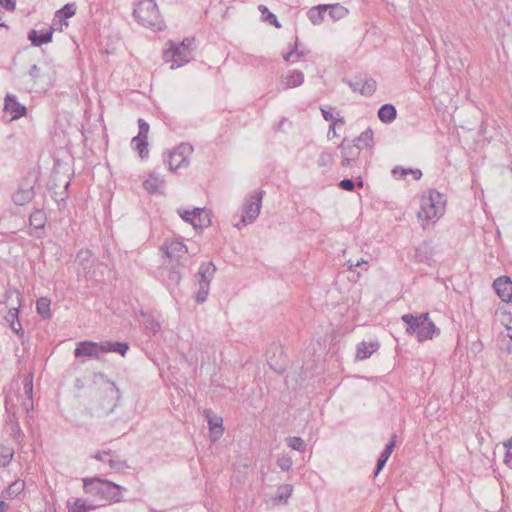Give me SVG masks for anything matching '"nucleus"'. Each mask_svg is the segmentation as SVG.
<instances>
[{
	"mask_svg": "<svg viewBox=\"0 0 512 512\" xmlns=\"http://www.w3.org/2000/svg\"><path fill=\"white\" fill-rule=\"evenodd\" d=\"M445 206V196L436 190H429L427 195L421 197L417 217L423 229H426L430 223H435L444 214Z\"/></svg>",
	"mask_w": 512,
	"mask_h": 512,
	"instance_id": "1",
	"label": "nucleus"
},
{
	"mask_svg": "<svg viewBox=\"0 0 512 512\" xmlns=\"http://www.w3.org/2000/svg\"><path fill=\"white\" fill-rule=\"evenodd\" d=\"M401 320L406 324V333L415 335L419 342L432 339L435 334H439V329L431 321L428 313L404 314Z\"/></svg>",
	"mask_w": 512,
	"mask_h": 512,
	"instance_id": "2",
	"label": "nucleus"
},
{
	"mask_svg": "<svg viewBox=\"0 0 512 512\" xmlns=\"http://www.w3.org/2000/svg\"><path fill=\"white\" fill-rule=\"evenodd\" d=\"M133 15L140 24L154 31H161L164 27V22L154 0L139 1L135 5Z\"/></svg>",
	"mask_w": 512,
	"mask_h": 512,
	"instance_id": "3",
	"label": "nucleus"
},
{
	"mask_svg": "<svg viewBox=\"0 0 512 512\" xmlns=\"http://www.w3.org/2000/svg\"><path fill=\"white\" fill-rule=\"evenodd\" d=\"M194 38H185L181 43L169 41V49L163 54L166 62H172L170 68L176 69L187 64L192 58Z\"/></svg>",
	"mask_w": 512,
	"mask_h": 512,
	"instance_id": "4",
	"label": "nucleus"
},
{
	"mask_svg": "<svg viewBox=\"0 0 512 512\" xmlns=\"http://www.w3.org/2000/svg\"><path fill=\"white\" fill-rule=\"evenodd\" d=\"M84 487L86 491L90 493L101 494L106 499L115 503L121 501V492L125 490V488L115 484L114 482L100 478L85 479Z\"/></svg>",
	"mask_w": 512,
	"mask_h": 512,
	"instance_id": "5",
	"label": "nucleus"
},
{
	"mask_svg": "<svg viewBox=\"0 0 512 512\" xmlns=\"http://www.w3.org/2000/svg\"><path fill=\"white\" fill-rule=\"evenodd\" d=\"M264 193L265 192L263 190H258L246 198L243 206V214L240 219L234 223L235 227L241 229L258 218Z\"/></svg>",
	"mask_w": 512,
	"mask_h": 512,
	"instance_id": "6",
	"label": "nucleus"
},
{
	"mask_svg": "<svg viewBox=\"0 0 512 512\" xmlns=\"http://www.w3.org/2000/svg\"><path fill=\"white\" fill-rule=\"evenodd\" d=\"M215 272L216 266L213 262H204L200 265L198 272L195 275L199 285L195 296L197 303L202 304L206 301L209 294L210 283Z\"/></svg>",
	"mask_w": 512,
	"mask_h": 512,
	"instance_id": "7",
	"label": "nucleus"
},
{
	"mask_svg": "<svg viewBox=\"0 0 512 512\" xmlns=\"http://www.w3.org/2000/svg\"><path fill=\"white\" fill-rule=\"evenodd\" d=\"M177 213L187 223H190L195 229H203L211 224L210 212L204 208H195L192 211L178 209Z\"/></svg>",
	"mask_w": 512,
	"mask_h": 512,
	"instance_id": "8",
	"label": "nucleus"
},
{
	"mask_svg": "<svg viewBox=\"0 0 512 512\" xmlns=\"http://www.w3.org/2000/svg\"><path fill=\"white\" fill-rule=\"evenodd\" d=\"M341 152L342 162L341 165L345 168L353 167L358 164V158L361 152V147L354 143V141L344 138L338 145Z\"/></svg>",
	"mask_w": 512,
	"mask_h": 512,
	"instance_id": "9",
	"label": "nucleus"
},
{
	"mask_svg": "<svg viewBox=\"0 0 512 512\" xmlns=\"http://www.w3.org/2000/svg\"><path fill=\"white\" fill-rule=\"evenodd\" d=\"M193 152V147L188 143H181L169 154V169L176 171L189 164L188 158Z\"/></svg>",
	"mask_w": 512,
	"mask_h": 512,
	"instance_id": "10",
	"label": "nucleus"
},
{
	"mask_svg": "<svg viewBox=\"0 0 512 512\" xmlns=\"http://www.w3.org/2000/svg\"><path fill=\"white\" fill-rule=\"evenodd\" d=\"M104 354L103 341H81L77 344L74 350V356L76 358L88 357L99 359Z\"/></svg>",
	"mask_w": 512,
	"mask_h": 512,
	"instance_id": "11",
	"label": "nucleus"
},
{
	"mask_svg": "<svg viewBox=\"0 0 512 512\" xmlns=\"http://www.w3.org/2000/svg\"><path fill=\"white\" fill-rule=\"evenodd\" d=\"M348 85L353 91L359 92L364 96H371L376 91L377 87L376 81L368 77H359L348 81Z\"/></svg>",
	"mask_w": 512,
	"mask_h": 512,
	"instance_id": "12",
	"label": "nucleus"
},
{
	"mask_svg": "<svg viewBox=\"0 0 512 512\" xmlns=\"http://www.w3.org/2000/svg\"><path fill=\"white\" fill-rule=\"evenodd\" d=\"M496 294L504 302H512V281L507 276L497 278L493 283Z\"/></svg>",
	"mask_w": 512,
	"mask_h": 512,
	"instance_id": "13",
	"label": "nucleus"
},
{
	"mask_svg": "<svg viewBox=\"0 0 512 512\" xmlns=\"http://www.w3.org/2000/svg\"><path fill=\"white\" fill-rule=\"evenodd\" d=\"M4 109L12 114L13 119H18L27 112L26 107L20 104L12 94L6 95Z\"/></svg>",
	"mask_w": 512,
	"mask_h": 512,
	"instance_id": "14",
	"label": "nucleus"
},
{
	"mask_svg": "<svg viewBox=\"0 0 512 512\" xmlns=\"http://www.w3.org/2000/svg\"><path fill=\"white\" fill-rule=\"evenodd\" d=\"M53 37V28L41 31L40 33L32 29L28 33V39L31 41L34 46H41L42 44H46L52 41Z\"/></svg>",
	"mask_w": 512,
	"mask_h": 512,
	"instance_id": "15",
	"label": "nucleus"
},
{
	"mask_svg": "<svg viewBox=\"0 0 512 512\" xmlns=\"http://www.w3.org/2000/svg\"><path fill=\"white\" fill-rule=\"evenodd\" d=\"M160 275L167 287H176L182 278L181 273L174 267H164L161 269Z\"/></svg>",
	"mask_w": 512,
	"mask_h": 512,
	"instance_id": "16",
	"label": "nucleus"
},
{
	"mask_svg": "<svg viewBox=\"0 0 512 512\" xmlns=\"http://www.w3.org/2000/svg\"><path fill=\"white\" fill-rule=\"evenodd\" d=\"M188 252L186 245L179 240L171 241L165 246V254L170 259H180Z\"/></svg>",
	"mask_w": 512,
	"mask_h": 512,
	"instance_id": "17",
	"label": "nucleus"
},
{
	"mask_svg": "<svg viewBox=\"0 0 512 512\" xmlns=\"http://www.w3.org/2000/svg\"><path fill=\"white\" fill-rule=\"evenodd\" d=\"M379 348L378 342H361L357 346L356 359L365 360L369 358Z\"/></svg>",
	"mask_w": 512,
	"mask_h": 512,
	"instance_id": "18",
	"label": "nucleus"
},
{
	"mask_svg": "<svg viewBox=\"0 0 512 512\" xmlns=\"http://www.w3.org/2000/svg\"><path fill=\"white\" fill-rule=\"evenodd\" d=\"M164 184V179L159 174L153 172L149 174L148 179H146L143 183L144 189L150 193L154 194L159 191V188Z\"/></svg>",
	"mask_w": 512,
	"mask_h": 512,
	"instance_id": "19",
	"label": "nucleus"
},
{
	"mask_svg": "<svg viewBox=\"0 0 512 512\" xmlns=\"http://www.w3.org/2000/svg\"><path fill=\"white\" fill-rule=\"evenodd\" d=\"M304 82V74L298 70H292L283 80V89L295 88Z\"/></svg>",
	"mask_w": 512,
	"mask_h": 512,
	"instance_id": "20",
	"label": "nucleus"
},
{
	"mask_svg": "<svg viewBox=\"0 0 512 512\" xmlns=\"http://www.w3.org/2000/svg\"><path fill=\"white\" fill-rule=\"evenodd\" d=\"M34 197L33 187L20 188L12 196V200L16 205H24L31 201Z\"/></svg>",
	"mask_w": 512,
	"mask_h": 512,
	"instance_id": "21",
	"label": "nucleus"
},
{
	"mask_svg": "<svg viewBox=\"0 0 512 512\" xmlns=\"http://www.w3.org/2000/svg\"><path fill=\"white\" fill-rule=\"evenodd\" d=\"M397 111L394 105L384 104L378 110V117L383 123H391L395 120Z\"/></svg>",
	"mask_w": 512,
	"mask_h": 512,
	"instance_id": "22",
	"label": "nucleus"
},
{
	"mask_svg": "<svg viewBox=\"0 0 512 512\" xmlns=\"http://www.w3.org/2000/svg\"><path fill=\"white\" fill-rule=\"evenodd\" d=\"M326 7V5H318L308 11V18L314 25L320 24L325 19L327 15Z\"/></svg>",
	"mask_w": 512,
	"mask_h": 512,
	"instance_id": "23",
	"label": "nucleus"
},
{
	"mask_svg": "<svg viewBox=\"0 0 512 512\" xmlns=\"http://www.w3.org/2000/svg\"><path fill=\"white\" fill-rule=\"evenodd\" d=\"M103 349L104 354L108 352H115L120 354L121 356H125L126 352L129 349V346L125 342L103 341Z\"/></svg>",
	"mask_w": 512,
	"mask_h": 512,
	"instance_id": "24",
	"label": "nucleus"
},
{
	"mask_svg": "<svg viewBox=\"0 0 512 512\" xmlns=\"http://www.w3.org/2000/svg\"><path fill=\"white\" fill-rule=\"evenodd\" d=\"M415 258L419 262L428 263L432 258V251L430 244L423 242L415 250Z\"/></svg>",
	"mask_w": 512,
	"mask_h": 512,
	"instance_id": "25",
	"label": "nucleus"
},
{
	"mask_svg": "<svg viewBox=\"0 0 512 512\" xmlns=\"http://www.w3.org/2000/svg\"><path fill=\"white\" fill-rule=\"evenodd\" d=\"M326 6V13L332 20H340L348 14L347 8L340 4H329Z\"/></svg>",
	"mask_w": 512,
	"mask_h": 512,
	"instance_id": "26",
	"label": "nucleus"
},
{
	"mask_svg": "<svg viewBox=\"0 0 512 512\" xmlns=\"http://www.w3.org/2000/svg\"><path fill=\"white\" fill-rule=\"evenodd\" d=\"M67 508L69 512H88L94 509L93 506L89 505L84 499L81 498L68 501Z\"/></svg>",
	"mask_w": 512,
	"mask_h": 512,
	"instance_id": "27",
	"label": "nucleus"
},
{
	"mask_svg": "<svg viewBox=\"0 0 512 512\" xmlns=\"http://www.w3.org/2000/svg\"><path fill=\"white\" fill-rule=\"evenodd\" d=\"M131 144L133 148L138 151L139 156L142 159H146L149 155L147 138H141L138 136L133 137Z\"/></svg>",
	"mask_w": 512,
	"mask_h": 512,
	"instance_id": "28",
	"label": "nucleus"
},
{
	"mask_svg": "<svg viewBox=\"0 0 512 512\" xmlns=\"http://www.w3.org/2000/svg\"><path fill=\"white\" fill-rule=\"evenodd\" d=\"M46 214L43 210H35L29 217L30 226L34 229H43L46 224Z\"/></svg>",
	"mask_w": 512,
	"mask_h": 512,
	"instance_id": "29",
	"label": "nucleus"
},
{
	"mask_svg": "<svg viewBox=\"0 0 512 512\" xmlns=\"http://www.w3.org/2000/svg\"><path fill=\"white\" fill-rule=\"evenodd\" d=\"M293 487L290 484L281 485L276 492V495L273 497V501L275 503L284 502L287 503L288 499L292 495Z\"/></svg>",
	"mask_w": 512,
	"mask_h": 512,
	"instance_id": "30",
	"label": "nucleus"
},
{
	"mask_svg": "<svg viewBox=\"0 0 512 512\" xmlns=\"http://www.w3.org/2000/svg\"><path fill=\"white\" fill-rule=\"evenodd\" d=\"M392 174L396 178H405L406 175L412 174L415 180H419L422 176V172L419 169L403 168L401 166L393 168Z\"/></svg>",
	"mask_w": 512,
	"mask_h": 512,
	"instance_id": "31",
	"label": "nucleus"
},
{
	"mask_svg": "<svg viewBox=\"0 0 512 512\" xmlns=\"http://www.w3.org/2000/svg\"><path fill=\"white\" fill-rule=\"evenodd\" d=\"M353 141L355 144L359 145L361 149L364 147H371L373 144V131L370 128H368Z\"/></svg>",
	"mask_w": 512,
	"mask_h": 512,
	"instance_id": "32",
	"label": "nucleus"
},
{
	"mask_svg": "<svg viewBox=\"0 0 512 512\" xmlns=\"http://www.w3.org/2000/svg\"><path fill=\"white\" fill-rule=\"evenodd\" d=\"M37 313L44 319L51 318L50 311V300L45 297H41L36 302Z\"/></svg>",
	"mask_w": 512,
	"mask_h": 512,
	"instance_id": "33",
	"label": "nucleus"
},
{
	"mask_svg": "<svg viewBox=\"0 0 512 512\" xmlns=\"http://www.w3.org/2000/svg\"><path fill=\"white\" fill-rule=\"evenodd\" d=\"M14 455V449L10 446H0V467H6L10 464Z\"/></svg>",
	"mask_w": 512,
	"mask_h": 512,
	"instance_id": "34",
	"label": "nucleus"
},
{
	"mask_svg": "<svg viewBox=\"0 0 512 512\" xmlns=\"http://www.w3.org/2000/svg\"><path fill=\"white\" fill-rule=\"evenodd\" d=\"M258 10L261 12L264 21L268 22L271 25H274L276 28L281 27V24L279 23L276 15L270 12L265 5H259Z\"/></svg>",
	"mask_w": 512,
	"mask_h": 512,
	"instance_id": "35",
	"label": "nucleus"
},
{
	"mask_svg": "<svg viewBox=\"0 0 512 512\" xmlns=\"http://www.w3.org/2000/svg\"><path fill=\"white\" fill-rule=\"evenodd\" d=\"M76 13V7L74 3L65 4L60 10L57 11L56 17L62 22L64 19H68L74 16Z\"/></svg>",
	"mask_w": 512,
	"mask_h": 512,
	"instance_id": "36",
	"label": "nucleus"
},
{
	"mask_svg": "<svg viewBox=\"0 0 512 512\" xmlns=\"http://www.w3.org/2000/svg\"><path fill=\"white\" fill-rule=\"evenodd\" d=\"M334 162V155L329 151H323L317 160L320 168L329 169Z\"/></svg>",
	"mask_w": 512,
	"mask_h": 512,
	"instance_id": "37",
	"label": "nucleus"
},
{
	"mask_svg": "<svg viewBox=\"0 0 512 512\" xmlns=\"http://www.w3.org/2000/svg\"><path fill=\"white\" fill-rule=\"evenodd\" d=\"M24 488L25 483L23 481H14L6 489V494L9 498L13 499L17 497L24 490Z\"/></svg>",
	"mask_w": 512,
	"mask_h": 512,
	"instance_id": "38",
	"label": "nucleus"
},
{
	"mask_svg": "<svg viewBox=\"0 0 512 512\" xmlns=\"http://www.w3.org/2000/svg\"><path fill=\"white\" fill-rule=\"evenodd\" d=\"M286 441L287 445L293 450L299 452H304L306 450V443L301 437H288Z\"/></svg>",
	"mask_w": 512,
	"mask_h": 512,
	"instance_id": "39",
	"label": "nucleus"
},
{
	"mask_svg": "<svg viewBox=\"0 0 512 512\" xmlns=\"http://www.w3.org/2000/svg\"><path fill=\"white\" fill-rule=\"evenodd\" d=\"M292 458L285 454V453H282V454H279L278 457H277V465L280 467V469L282 471H288L291 469L292 467Z\"/></svg>",
	"mask_w": 512,
	"mask_h": 512,
	"instance_id": "40",
	"label": "nucleus"
},
{
	"mask_svg": "<svg viewBox=\"0 0 512 512\" xmlns=\"http://www.w3.org/2000/svg\"><path fill=\"white\" fill-rule=\"evenodd\" d=\"M208 423H209L210 429L215 434H218V435L222 434V428H221L222 418H219V417L209 418Z\"/></svg>",
	"mask_w": 512,
	"mask_h": 512,
	"instance_id": "41",
	"label": "nucleus"
},
{
	"mask_svg": "<svg viewBox=\"0 0 512 512\" xmlns=\"http://www.w3.org/2000/svg\"><path fill=\"white\" fill-rule=\"evenodd\" d=\"M504 447L506 448L504 462L512 469V438L504 443Z\"/></svg>",
	"mask_w": 512,
	"mask_h": 512,
	"instance_id": "42",
	"label": "nucleus"
},
{
	"mask_svg": "<svg viewBox=\"0 0 512 512\" xmlns=\"http://www.w3.org/2000/svg\"><path fill=\"white\" fill-rule=\"evenodd\" d=\"M298 46H299V44H298V38H297V39H296V41H295L294 48H293L289 53H287V54L284 56L285 61H287V62L291 61V58H292V56H293L294 54H295L298 58L303 57V56H305V55L307 54V52H306V51H304V50H298Z\"/></svg>",
	"mask_w": 512,
	"mask_h": 512,
	"instance_id": "43",
	"label": "nucleus"
},
{
	"mask_svg": "<svg viewBox=\"0 0 512 512\" xmlns=\"http://www.w3.org/2000/svg\"><path fill=\"white\" fill-rule=\"evenodd\" d=\"M145 326L147 329H149L153 334H156L157 332L160 331L161 329V325L159 323V321L153 319V318H148L145 322Z\"/></svg>",
	"mask_w": 512,
	"mask_h": 512,
	"instance_id": "44",
	"label": "nucleus"
},
{
	"mask_svg": "<svg viewBox=\"0 0 512 512\" xmlns=\"http://www.w3.org/2000/svg\"><path fill=\"white\" fill-rule=\"evenodd\" d=\"M138 126H139V133L137 136L141 137V138H148L149 124L145 120L140 118L138 120Z\"/></svg>",
	"mask_w": 512,
	"mask_h": 512,
	"instance_id": "45",
	"label": "nucleus"
},
{
	"mask_svg": "<svg viewBox=\"0 0 512 512\" xmlns=\"http://www.w3.org/2000/svg\"><path fill=\"white\" fill-rule=\"evenodd\" d=\"M92 257V253L90 250H80L76 255V260L79 261L81 264H84L85 262H88Z\"/></svg>",
	"mask_w": 512,
	"mask_h": 512,
	"instance_id": "46",
	"label": "nucleus"
},
{
	"mask_svg": "<svg viewBox=\"0 0 512 512\" xmlns=\"http://www.w3.org/2000/svg\"><path fill=\"white\" fill-rule=\"evenodd\" d=\"M338 186L343 190L353 191L355 188V183L353 182V180L345 178L339 182Z\"/></svg>",
	"mask_w": 512,
	"mask_h": 512,
	"instance_id": "47",
	"label": "nucleus"
},
{
	"mask_svg": "<svg viewBox=\"0 0 512 512\" xmlns=\"http://www.w3.org/2000/svg\"><path fill=\"white\" fill-rule=\"evenodd\" d=\"M388 457L386 456H383V455H380L378 460H377V464H376V469L374 471V475L377 476L379 474V472L383 469V467L385 466L386 462L388 461Z\"/></svg>",
	"mask_w": 512,
	"mask_h": 512,
	"instance_id": "48",
	"label": "nucleus"
},
{
	"mask_svg": "<svg viewBox=\"0 0 512 512\" xmlns=\"http://www.w3.org/2000/svg\"><path fill=\"white\" fill-rule=\"evenodd\" d=\"M395 438H396V436L394 435L392 437L391 441L386 445V447L383 450V452L381 453V455L386 456L388 458L390 457V455L392 454L393 449L395 447Z\"/></svg>",
	"mask_w": 512,
	"mask_h": 512,
	"instance_id": "49",
	"label": "nucleus"
},
{
	"mask_svg": "<svg viewBox=\"0 0 512 512\" xmlns=\"http://www.w3.org/2000/svg\"><path fill=\"white\" fill-rule=\"evenodd\" d=\"M0 6L5 8L8 11H13L16 7L15 0H0Z\"/></svg>",
	"mask_w": 512,
	"mask_h": 512,
	"instance_id": "50",
	"label": "nucleus"
},
{
	"mask_svg": "<svg viewBox=\"0 0 512 512\" xmlns=\"http://www.w3.org/2000/svg\"><path fill=\"white\" fill-rule=\"evenodd\" d=\"M336 123H341V124H344V119L343 118H337L330 126H329V130H328V138L330 137H335L337 136L336 134V130H335V124Z\"/></svg>",
	"mask_w": 512,
	"mask_h": 512,
	"instance_id": "51",
	"label": "nucleus"
},
{
	"mask_svg": "<svg viewBox=\"0 0 512 512\" xmlns=\"http://www.w3.org/2000/svg\"><path fill=\"white\" fill-rule=\"evenodd\" d=\"M112 451L111 450H108V451H99L97 453H95L93 455V458L99 460V461H102V462H105L106 461V456H109L111 455Z\"/></svg>",
	"mask_w": 512,
	"mask_h": 512,
	"instance_id": "52",
	"label": "nucleus"
},
{
	"mask_svg": "<svg viewBox=\"0 0 512 512\" xmlns=\"http://www.w3.org/2000/svg\"><path fill=\"white\" fill-rule=\"evenodd\" d=\"M107 462H108L110 468H112V469H118L120 465L128 467L126 464V461H116V460L110 458L107 460Z\"/></svg>",
	"mask_w": 512,
	"mask_h": 512,
	"instance_id": "53",
	"label": "nucleus"
},
{
	"mask_svg": "<svg viewBox=\"0 0 512 512\" xmlns=\"http://www.w3.org/2000/svg\"><path fill=\"white\" fill-rule=\"evenodd\" d=\"M29 75L33 80H36L40 76V68L36 64L32 65L29 70Z\"/></svg>",
	"mask_w": 512,
	"mask_h": 512,
	"instance_id": "54",
	"label": "nucleus"
},
{
	"mask_svg": "<svg viewBox=\"0 0 512 512\" xmlns=\"http://www.w3.org/2000/svg\"><path fill=\"white\" fill-rule=\"evenodd\" d=\"M321 113H322L323 118L326 121H332V123H333L336 120V119H334L333 115L325 109H321Z\"/></svg>",
	"mask_w": 512,
	"mask_h": 512,
	"instance_id": "55",
	"label": "nucleus"
},
{
	"mask_svg": "<svg viewBox=\"0 0 512 512\" xmlns=\"http://www.w3.org/2000/svg\"><path fill=\"white\" fill-rule=\"evenodd\" d=\"M362 264H367V262L365 260H360V261H357L356 263H353L351 260L348 261V268L350 270H353L354 267H359L361 266Z\"/></svg>",
	"mask_w": 512,
	"mask_h": 512,
	"instance_id": "56",
	"label": "nucleus"
},
{
	"mask_svg": "<svg viewBox=\"0 0 512 512\" xmlns=\"http://www.w3.org/2000/svg\"><path fill=\"white\" fill-rule=\"evenodd\" d=\"M110 392L111 393L115 392L117 394V399H119L121 396L120 391L114 382H110Z\"/></svg>",
	"mask_w": 512,
	"mask_h": 512,
	"instance_id": "57",
	"label": "nucleus"
},
{
	"mask_svg": "<svg viewBox=\"0 0 512 512\" xmlns=\"http://www.w3.org/2000/svg\"><path fill=\"white\" fill-rule=\"evenodd\" d=\"M504 350L507 354L512 353V334H509V341H508L506 347L504 348Z\"/></svg>",
	"mask_w": 512,
	"mask_h": 512,
	"instance_id": "58",
	"label": "nucleus"
},
{
	"mask_svg": "<svg viewBox=\"0 0 512 512\" xmlns=\"http://www.w3.org/2000/svg\"><path fill=\"white\" fill-rule=\"evenodd\" d=\"M8 509V505L4 501H0V512H6Z\"/></svg>",
	"mask_w": 512,
	"mask_h": 512,
	"instance_id": "59",
	"label": "nucleus"
},
{
	"mask_svg": "<svg viewBox=\"0 0 512 512\" xmlns=\"http://www.w3.org/2000/svg\"><path fill=\"white\" fill-rule=\"evenodd\" d=\"M24 388H25V391H26L27 393H28V392H29V393H31V392H32V388H33V387H32V383L30 382V383L25 384V387H24Z\"/></svg>",
	"mask_w": 512,
	"mask_h": 512,
	"instance_id": "60",
	"label": "nucleus"
},
{
	"mask_svg": "<svg viewBox=\"0 0 512 512\" xmlns=\"http://www.w3.org/2000/svg\"><path fill=\"white\" fill-rule=\"evenodd\" d=\"M18 325L21 327L20 323H18ZM11 327L16 333H19V330H21V328L18 329V326H15L14 323H12Z\"/></svg>",
	"mask_w": 512,
	"mask_h": 512,
	"instance_id": "61",
	"label": "nucleus"
},
{
	"mask_svg": "<svg viewBox=\"0 0 512 512\" xmlns=\"http://www.w3.org/2000/svg\"><path fill=\"white\" fill-rule=\"evenodd\" d=\"M18 325L21 327L20 323H18ZM11 327L16 333H19V330H21V328L18 329V326H15L14 323H12Z\"/></svg>",
	"mask_w": 512,
	"mask_h": 512,
	"instance_id": "62",
	"label": "nucleus"
},
{
	"mask_svg": "<svg viewBox=\"0 0 512 512\" xmlns=\"http://www.w3.org/2000/svg\"><path fill=\"white\" fill-rule=\"evenodd\" d=\"M507 336L509 337V334H512V327H507Z\"/></svg>",
	"mask_w": 512,
	"mask_h": 512,
	"instance_id": "63",
	"label": "nucleus"
},
{
	"mask_svg": "<svg viewBox=\"0 0 512 512\" xmlns=\"http://www.w3.org/2000/svg\"><path fill=\"white\" fill-rule=\"evenodd\" d=\"M357 185H358L359 187H363V182H362V181H359V182L357 183Z\"/></svg>",
	"mask_w": 512,
	"mask_h": 512,
	"instance_id": "64",
	"label": "nucleus"
}]
</instances>
